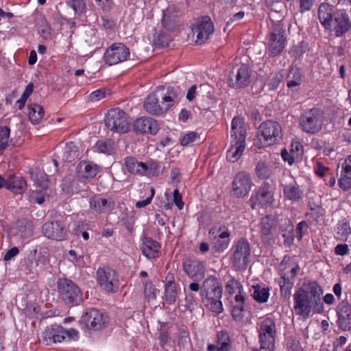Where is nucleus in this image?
Here are the masks:
<instances>
[{
    "label": "nucleus",
    "instance_id": "f257e3e1",
    "mask_svg": "<svg viewBox=\"0 0 351 351\" xmlns=\"http://www.w3.org/2000/svg\"><path fill=\"white\" fill-rule=\"evenodd\" d=\"M322 294L323 289L317 282L310 281L304 283L293 295V308L296 314L302 317H308L312 306H313L315 312L322 313L323 304L320 297Z\"/></svg>",
    "mask_w": 351,
    "mask_h": 351
},
{
    "label": "nucleus",
    "instance_id": "f03ea898",
    "mask_svg": "<svg viewBox=\"0 0 351 351\" xmlns=\"http://www.w3.org/2000/svg\"><path fill=\"white\" fill-rule=\"evenodd\" d=\"M260 227L261 237L265 243H274L280 234L285 243L289 245L293 242L294 226L288 218L267 215L261 219Z\"/></svg>",
    "mask_w": 351,
    "mask_h": 351
},
{
    "label": "nucleus",
    "instance_id": "7ed1b4c3",
    "mask_svg": "<svg viewBox=\"0 0 351 351\" xmlns=\"http://www.w3.org/2000/svg\"><path fill=\"white\" fill-rule=\"evenodd\" d=\"M179 102L177 90L174 88H168L165 94L152 93L143 102L144 110L149 114L159 117L167 112Z\"/></svg>",
    "mask_w": 351,
    "mask_h": 351
},
{
    "label": "nucleus",
    "instance_id": "20e7f679",
    "mask_svg": "<svg viewBox=\"0 0 351 351\" xmlns=\"http://www.w3.org/2000/svg\"><path fill=\"white\" fill-rule=\"evenodd\" d=\"M246 130L244 119L241 117H235L231 126V146L227 152V159L231 162H237L241 156L245 147Z\"/></svg>",
    "mask_w": 351,
    "mask_h": 351
},
{
    "label": "nucleus",
    "instance_id": "39448f33",
    "mask_svg": "<svg viewBox=\"0 0 351 351\" xmlns=\"http://www.w3.org/2000/svg\"><path fill=\"white\" fill-rule=\"evenodd\" d=\"M60 298L70 306L80 304L83 300V293L77 284L67 278H60L57 282Z\"/></svg>",
    "mask_w": 351,
    "mask_h": 351
},
{
    "label": "nucleus",
    "instance_id": "423d86ee",
    "mask_svg": "<svg viewBox=\"0 0 351 351\" xmlns=\"http://www.w3.org/2000/svg\"><path fill=\"white\" fill-rule=\"evenodd\" d=\"M257 137L261 145L267 147L278 143L282 137V129L276 121L269 120L265 121L258 127Z\"/></svg>",
    "mask_w": 351,
    "mask_h": 351
},
{
    "label": "nucleus",
    "instance_id": "0eeeda50",
    "mask_svg": "<svg viewBox=\"0 0 351 351\" xmlns=\"http://www.w3.org/2000/svg\"><path fill=\"white\" fill-rule=\"evenodd\" d=\"M105 125L110 130L119 133H126L130 128L126 113L119 108L108 110L105 116Z\"/></svg>",
    "mask_w": 351,
    "mask_h": 351
},
{
    "label": "nucleus",
    "instance_id": "6e6552de",
    "mask_svg": "<svg viewBox=\"0 0 351 351\" xmlns=\"http://www.w3.org/2000/svg\"><path fill=\"white\" fill-rule=\"evenodd\" d=\"M77 335L78 332L75 329L65 330L62 326L54 324L46 328L43 333V340L46 345H52L61 343L66 339L70 340Z\"/></svg>",
    "mask_w": 351,
    "mask_h": 351
},
{
    "label": "nucleus",
    "instance_id": "1a4fd4ad",
    "mask_svg": "<svg viewBox=\"0 0 351 351\" xmlns=\"http://www.w3.org/2000/svg\"><path fill=\"white\" fill-rule=\"evenodd\" d=\"M259 341L261 348L267 351H274L276 327L271 318H265L260 323Z\"/></svg>",
    "mask_w": 351,
    "mask_h": 351
},
{
    "label": "nucleus",
    "instance_id": "9d476101",
    "mask_svg": "<svg viewBox=\"0 0 351 351\" xmlns=\"http://www.w3.org/2000/svg\"><path fill=\"white\" fill-rule=\"evenodd\" d=\"M232 256V263L238 269H245L250 264L251 247L250 243L245 239H240L234 244Z\"/></svg>",
    "mask_w": 351,
    "mask_h": 351
},
{
    "label": "nucleus",
    "instance_id": "9b49d317",
    "mask_svg": "<svg viewBox=\"0 0 351 351\" xmlns=\"http://www.w3.org/2000/svg\"><path fill=\"white\" fill-rule=\"evenodd\" d=\"M323 119L322 111L317 108H313L302 115L300 124L304 132L314 134L321 130Z\"/></svg>",
    "mask_w": 351,
    "mask_h": 351
},
{
    "label": "nucleus",
    "instance_id": "f8f14e48",
    "mask_svg": "<svg viewBox=\"0 0 351 351\" xmlns=\"http://www.w3.org/2000/svg\"><path fill=\"white\" fill-rule=\"evenodd\" d=\"M97 280L101 288L107 293H116L119 281L116 271L109 267H99L97 271Z\"/></svg>",
    "mask_w": 351,
    "mask_h": 351
},
{
    "label": "nucleus",
    "instance_id": "ddd939ff",
    "mask_svg": "<svg viewBox=\"0 0 351 351\" xmlns=\"http://www.w3.org/2000/svg\"><path fill=\"white\" fill-rule=\"evenodd\" d=\"M274 189L269 182H264L250 197V204L253 209L256 206L268 208L273 206L275 199Z\"/></svg>",
    "mask_w": 351,
    "mask_h": 351
},
{
    "label": "nucleus",
    "instance_id": "4468645a",
    "mask_svg": "<svg viewBox=\"0 0 351 351\" xmlns=\"http://www.w3.org/2000/svg\"><path fill=\"white\" fill-rule=\"evenodd\" d=\"M130 55V49L125 45L114 43L106 49L103 59L108 65L112 66L128 60Z\"/></svg>",
    "mask_w": 351,
    "mask_h": 351
},
{
    "label": "nucleus",
    "instance_id": "2eb2a0df",
    "mask_svg": "<svg viewBox=\"0 0 351 351\" xmlns=\"http://www.w3.org/2000/svg\"><path fill=\"white\" fill-rule=\"evenodd\" d=\"M214 32V25L208 16L198 18L192 25V32L196 36L195 43L204 44Z\"/></svg>",
    "mask_w": 351,
    "mask_h": 351
},
{
    "label": "nucleus",
    "instance_id": "dca6fc26",
    "mask_svg": "<svg viewBox=\"0 0 351 351\" xmlns=\"http://www.w3.org/2000/svg\"><path fill=\"white\" fill-rule=\"evenodd\" d=\"M284 34L285 30L280 23L274 25L269 36L267 47L269 53L271 56H278L283 51L286 43Z\"/></svg>",
    "mask_w": 351,
    "mask_h": 351
},
{
    "label": "nucleus",
    "instance_id": "f3484780",
    "mask_svg": "<svg viewBox=\"0 0 351 351\" xmlns=\"http://www.w3.org/2000/svg\"><path fill=\"white\" fill-rule=\"evenodd\" d=\"M253 185L252 176L250 173L241 171L233 178L232 182V191L237 197H243L247 195Z\"/></svg>",
    "mask_w": 351,
    "mask_h": 351
},
{
    "label": "nucleus",
    "instance_id": "a211bd4d",
    "mask_svg": "<svg viewBox=\"0 0 351 351\" xmlns=\"http://www.w3.org/2000/svg\"><path fill=\"white\" fill-rule=\"evenodd\" d=\"M228 82L233 88L247 86L251 82V70L249 66L242 64L234 67L228 75Z\"/></svg>",
    "mask_w": 351,
    "mask_h": 351
},
{
    "label": "nucleus",
    "instance_id": "6ab92c4d",
    "mask_svg": "<svg viewBox=\"0 0 351 351\" xmlns=\"http://www.w3.org/2000/svg\"><path fill=\"white\" fill-rule=\"evenodd\" d=\"M101 167L94 162L82 160L76 167V179L84 184L90 182L101 171Z\"/></svg>",
    "mask_w": 351,
    "mask_h": 351
},
{
    "label": "nucleus",
    "instance_id": "aec40b11",
    "mask_svg": "<svg viewBox=\"0 0 351 351\" xmlns=\"http://www.w3.org/2000/svg\"><path fill=\"white\" fill-rule=\"evenodd\" d=\"M86 327L89 329L99 330L108 322L107 315L95 308H90L82 317Z\"/></svg>",
    "mask_w": 351,
    "mask_h": 351
},
{
    "label": "nucleus",
    "instance_id": "412c9836",
    "mask_svg": "<svg viewBox=\"0 0 351 351\" xmlns=\"http://www.w3.org/2000/svg\"><path fill=\"white\" fill-rule=\"evenodd\" d=\"M90 208L98 214H110L115 207V202L112 197L103 198L97 195L89 199Z\"/></svg>",
    "mask_w": 351,
    "mask_h": 351
},
{
    "label": "nucleus",
    "instance_id": "4be33fe9",
    "mask_svg": "<svg viewBox=\"0 0 351 351\" xmlns=\"http://www.w3.org/2000/svg\"><path fill=\"white\" fill-rule=\"evenodd\" d=\"M134 130L136 133L156 135L160 130V124L153 118L141 117L134 122Z\"/></svg>",
    "mask_w": 351,
    "mask_h": 351
},
{
    "label": "nucleus",
    "instance_id": "5701e85b",
    "mask_svg": "<svg viewBox=\"0 0 351 351\" xmlns=\"http://www.w3.org/2000/svg\"><path fill=\"white\" fill-rule=\"evenodd\" d=\"M351 27V21L346 12L337 14L331 23V26L328 29L334 32L337 37H340L348 32Z\"/></svg>",
    "mask_w": 351,
    "mask_h": 351
},
{
    "label": "nucleus",
    "instance_id": "b1692460",
    "mask_svg": "<svg viewBox=\"0 0 351 351\" xmlns=\"http://www.w3.org/2000/svg\"><path fill=\"white\" fill-rule=\"evenodd\" d=\"M299 267L296 264L285 265L282 271V281L280 282V289L285 295L289 294L293 285V280L299 271Z\"/></svg>",
    "mask_w": 351,
    "mask_h": 351
},
{
    "label": "nucleus",
    "instance_id": "393cba45",
    "mask_svg": "<svg viewBox=\"0 0 351 351\" xmlns=\"http://www.w3.org/2000/svg\"><path fill=\"white\" fill-rule=\"evenodd\" d=\"M183 269L186 274L194 280H200L205 274L204 266L200 261L189 258L183 262Z\"/></svg>",
    "mask_w": 351,
    "mask_h": 351
},
{
    "label": "nucleus",
    "instance_id": "a878e982",
    "mask_svg": "<svg viewBox=\"0 0 351 351\" xmlns=\"http://www.w3.org/2000/svg\"><path fill=\"white\" fill-rule=\"evenodd\" d=\"M278 169V166L273 161L263 159L260 160L256 165L254 173L257 178L265 180L270 179Z\"/></svg>",
    "mask_w": 351,
    "mask_h": 351
},
{
    "label": "nucleus",
    "instance_id": "bb28decb",
    "mask_svg": "<svg viewBox=\"0 0 351 351\" xmlns=\"http://www.w3.org/2000/svg\"><path fill=\"white\" fill-rule=\"evenodd\" d=\"M140 249L147 258L154 259L159 256L161 245L151 237H144L141 239Z\"/></svg>",
    "mask_w": 351,
    "mask_h": 351
},
{
    "label": "nucleus",
    "instance_id": "cd10ccee",
    "mask_svg": "<svg viewBox=\"0 0 351 351\" xmlns=\"http://www.w3.org/2000/svg\"><path fill=\"white\" fill-rule=\"evenodd\" d=\"M337 324L343 330L351 329V305L347 301H341L337 308Z\"/></svg>",
    "mask_w": 351,
    "mask_h": 351
},
{
    "label": "nucleus",
    "instance_id": "c85d7f7f",
    "mask_svg": "<svg viewBox=\"0 0 351 351\" xmlns=\"http://www.w3.org/2000/svg\"><path fill=\"white\" fill-rule=\"evenodd\" d=\"M42 230L45 237L51 239L61 241L65 237L64 226L61 221L46 222L43 224Z\"/></svg>",
    "mask_w": 351,
    "mask_h": 351
},
{
    "label": "nucleus",
    "instance_id": "c756f323",
    "mask_svg": "<svg viewBox=\"0 0 351 351\" xmlns=\"http://www.w3.org/2000/svg\"><path fill=\"white\" fill-rule=\"evenodd\" d=\"M338 184L343 191L351 188V156H348L342 163V169L338 180Z\"/></svg>",
    "mask_w": 351,
    "mask_h": 351
},
{
    "label": "nucleus",
    "instance_id": "7c9ffc66",
    "mask_svg": "<svg viewBox=\"0 0 351 351\" xmlns=\"http://www.w3.org/2000/svg\"><path fill=\"white\" fill-rule=\"evenodd\" d=\"M226 292L228 294V299L234 298L235 301L245 300V294L241 283L232 278L230 279L225 287Z\"/></svg>",
    "mask_w": 351,
    "mask_h": 351
},
{
    "label": "nucleus",
    "instance_id": "2f4dec72",
    "mask_svg": "<svg viewBox=\"0 0 351 351\" xmlns=\"http://www.w3.org/2000/svg\"><path fill=\"white\" fill-rule=\"evenodd\" d=\"M123 160L124 165L130 173L141 176H145V162L138 161L134 156H127Z\"/></svg>",
    "mask_w": 351,
    "mask_h": 351
},
{
    "label": "nucleus",
    "instance_id": "473e14b6",
    "mask_svg": "<svg viewBox=\"0 0 351 351\" xmlns=\"http://www.w3.org/2000/svg\"><path fill=\"white\" fill-rule=\"evenodd\" d=\"M333 9L328 3H322L318 10V18L322 25L326 28L331 26L332 21Z\"/></svg>",
    "mask_w": 351,
    "mask_h": 351
},
{
    "label": "nucleus",
    "instance_id": "72a5a7b5",
    "mask_svg": "<svg viewBox=\"0 0 351 351\" xmlns=\"http://www.w3.org/2000/svg\"><path fill=\"white\" fill-rule=\"evenodd\" d=\"M283 194L285 198L291 201H298L303 195V191L296 183H290L283 186Z\"/></svg>",
    "mask_w": 351,
    "mask_h": 351
},
{
    "label": "nucleus",
    "instance_id": "f704fd0d",
    "mask_svg": "<svg viewBox=\"0 0 351 351\" xmlns=\"http://www.w3.org/2000/svg\"><path fill=\"white\" fill-rule=\"evenodd\" d=\"M26 188L25 180L19 176H12L8 179L7 189L16 194L22 193Z\"/></svg>",
    "mask_w": 351,
    "mask_h": 351
},
{
    "label": "nucleus",
    "instance_id": "c9c22d12",
    "mask_svg": "<svg viewBox=\"0 0 351 351\" xmlns=\"http://www.w3.org/2000/svg\"><path fill=\"white\" fill-rule=\"evenodd\" d=\"M162 24L167 30H173L178 25L177 15L170 8L163 11Z\"/></svg>",
    "mask_w": 351,
    "mask_h": 351
},
{
    "label": "nucleus",
    "instance_id": "e433bc0d",
    "mask_svg": "<svg viewBox=\"0 0 351 351\" xmlns=\"http://www.w3.org/2000/svg\"><path fill=\"white\" fill-rule=\"evenodd\" d=\"M29 109V119L33 124H38L45 115V110L43 108L36 104H31L28 106Z\"/></svg>",
    "mask_w": 351,
    "mask_h": 351
},
{
    "label": "nucleus",
    "instance_id": "4c0bfd02",
    "mask_svg": "<svg viewBox=\"0 0 351 351\" xmlns=\"http://www.w3.org/2000/svg\"><path fill=\"white\" fill-rule=\"evenodd\" d=\"M206 296L219 294V281L214 276H208L204 282Z\"/></svg>",
    "mask_w": 351,
    "mask_h": 351
},
{
    "label": "nucleus",
    "instance_id": "58836bf2",
    "mask_svg": "<svg viewBox=\"0 0 351 351\" xmlns=\"http://www.w3.org/2000/svg\"><path fill=\"white\" fill-rule=\"evenodd\" d=\"M79 156V147L74 142H69L66 143L64 151L63 153V160L72 162L75 161Z\"/></svg>",
    "mask_w": 351,
    "mask_h": 351
},
{
    "label": "nucleus",
    "instance_id": "ea45409f",
    "mask_svg": "<svg viewBox=\"0 0 351 351\" xmlns=\"http://www.w3.org/2000/svg\"><path fill=\"white\" fill-rule=\"evenodd\" d=\"M287 77L288 87L290 88H295L302 83L303 73L300 69L297 67H292Z\"/></svg>",
    "mask_w": 351,
    "mask_h": 351
},
{
    "label": "nucleus",
    "instance_id": "a19ab883",
    "mask_svg": "<svg viewBox=\"0 0 351 351\" xmlns=\"http://www.w3.org/2000/svg\"><path fill=\"white\" fill-rule=\"evenodd\" d=\"M30 173L31 178L36 186L40 187V189H47L49 180L47 178V175L45 173L32 170Z\"/></svg>",
    "mask_w": 351,
    "mask_h": 351
},
{
    "label": "nucleus",
    "instance_id": "79ce46f5",
    "mask_svg": "<svg viewBox=\"0 0 351 351\" xmlns=\"http://www.w3.org/2000/svg\"><path fill=\"white\" fill-rule=\"evenodd\" d=\"M178 296L177 285H165V291L162 296L163 300L168 304H173L176 302Z\"/></svg>",
    "mask_w": 351,
    "mask_h": 351
},
{
    "label": "nucleus",
    "instance_id": "37998d69",
    "mask_svg": "<svg viewBox=\"0 0 351 351\" xmlns=\"http://www.w3.org/2000/svg\"><path fill=\"white\" fill-rule=\"evenodd\" d=\"M10 142V128L7 125H0V152L5 150Z\"/></svg>",
    "mask_w": 351,
    "mask_h": 351
},
{
    "label": "nucleus",
    "instance_id": "c03bdc74",
    "mask_svg": "<svg viewBox=\"0 0 351 351\" xmlns=\"http://www.w3.org/2000/svg\"><path fill=\"white\" fill-rule=\"evenodd\" d=\"M95 148L99 153L110 154L114 149V142L110 139L98 140L95 144Z\"/></svg>",
    "mask_w": 351,
    "mask_h": 351
},
{
    "label": "nucleus",
    "instance_id": "a18cd8bd",
    "mask_svg": "<svg viewBox=\"0 0 351 351\" xmlns=\"http://www.w3.org/2000/svg\"><path fill=\"white\" fill-rule=\"evenodd\" d=\"M269 296V288L261 287V286H257L254 287L253 297L257 302L261 303L266 302L268 300Z\"/></svg>",
    "mask_w": 351,
    "mask_h": 351
},
{
    "label": "nucleus",
    "instance_id": "49530a36",
    "mask_svg": "<svg viewBox=\"0 0 351 351\" xmlns=\"http://www.w3.org/2000/svg\"><path fill=\"white\" fill-rule=\"evenodd\" d=\"M208 239L215 250L213 254L219 252V228L214 227L208 231Z\"/></svg>",
    "mask_w": 351,
    "mask_h": 351
},
{
    "label": "nucleus",
    "instance_id": "de8ad7c7",
    "mask_svg": "<svg viewBox=\"0 0 351 351\" xmlns=\"http://www.w3.org/2000/svg\"><path fill=\"white\" fill-rule=\"evenodd\" d=\"M67 259L76 267H84L85 265L83 254H80L74 250H70L68 252Z\"/></svg>",
    "mask_w": 351,
    "mask_h": 351
},
{
    "label": "nucleus",
    "instance_id": "09e8293b",
    "mask_svg": "<svg viewBox=\"0 0 351 351\" xmlns=\"http://www.w3.org/2000/svg\"><path fill=\"white\" fill-rule=\"evenodd\" d=\"M110 89L103 87L92 92L88 95V99L90 101L95 102L105 98L107 95H110Z\"/></svg>",
    "mask_w": 351,
    "mask_h": 351
},
{
    "label": "nucleus",
    "instance_id": "8fccbe9b",
    "mask_svg": "<svg viewBox=\"0 0 351 351\" xmlns=\"http://www.w3.org/2000/svg\"><path fill=\"white\" fill-rule=\"evenodd\" d=\"M47 189H35L30 192V201L38 204H41L45 201V197L47 193Z\"/></svg>",
    "mask_w": 351,
    "mask_h": 351
},
{
    "label": "nucleus",
    "instance_id": "3c124183",
    "mask_svg": "<svg viewBox=\"0 0 351 351\" xmlns=\"http://www.w3.org/2000/svg\"><path fill=\"white\" fill-rule=\"evenodd\" d=\"M67 5L71 7L75 14H82L86 11V3L84 0H66Z\"/></svg>",
    "mask_w": 351,
    "mask_h": 351
},
{
    "label": "nucleus",
    "instance_id": "603ef678",
    "mask_svg": "<svg viewBox=\"0 0 351 351\" xmlns=\"http://www.w3.org/2000/svg\"><path fill=\"white\" fill-rule=\"evenodd\" d=\"M206 306L211 311L219 314V294L206 296Z\"/></svg>",
    "mask_w": 351,
    "mask_h": 351
},
{
    "label": "nucleus",
    "instance_id": "864d4df0",
    "mask_svg": "<svg viewBox=\"0 0 351 351\" xmlns=\"http://www.w3.org/2000/svg\"><path fill=\"white\" fill-rule=\"evenodd\" d=\"M33 90H34V85L32 83H29L26 86L21 98L16 101V104H18V108L19 110H22L24 108L27 99L32 94Z\"/></svg>",
    "mask_w": 351,
    "mask_h": 351
},
{
    "label": "nucleus",
    "instance_id": "5fc2aeb1",
    "mask_svg": "<svg viewBox=\"0 0 351 351\" xmlns=\"http://www.w3.org/2000/svg\"><path fill=\"white\" fill-rule=\"evenodd\" d=\"M188 346L191 347L189 332L186 330H181L178 336V346L180 349H185L188 348Z\"/></svg>",
    "mask_w": 351,
    "mask_h": 351
},
{
    "label": "nucleus",
    "instance_id": "6e6d98bb",
    "mask_svg": "<svg viewBox=\"0 0 351 351\" xmlns=\"http://www.w3.org/2000/svg\"><path fill=\"white\" fill-rule=\"evenodd\" d=\"M145 176H158L159 173L160 165L158 162L150 160L145 163Z\"/></svg>",
    "mask_w": 351,
    "mask_h": 351
},
{
    "label": "nucleus",
    "instance_id": "4d7b16f0",
    "mask_svg": "<svg viewBox=\"0 0 351 351\" xmlns=\"http://www.w3.org/2000/svg\"><path fill=\"white\" fill-rule=\"evenodd\" d=\"M199 139V135L195 132H190L182 136L180 139V142L182 146H188Z\"/></svg>",
    "mask_w": 351,
    "mask_h": 351
},
{
    "label": "nucleus",
    "instance_id": "13d9d810",
    "mask_svg": "<svg viewBox=\"0 0 351 351\" xmlns=\"http://www.w3.org/2000/svg\"><path fill=\"white\" fill-rule=\"evenodd\" d=\"M245 300L235 301L236 304L232 309V315L234 320L240 321L243 318V304Z\"/></svg>",
    "mask_w": 351,
    "mask_h": 351
},
{
    "label": "nucleus",
    "instance_id": "bf43d9fd",
    "mask_svg": "<svg viewBox=\"0 0 351 351\" xmlns=\"http://www.w3.org/2000/svg\"><path fill=\"white\" fill-rule=\"evenodd\" d=\"M338 234L341 235L342 239H347L351 234V228L348 221L343 219L338 224Z\"/></svg>",
    "mask_w": 351,
    "mask_h": 351
},
{
    "label": "nucleus",
    "instance_id": "052dcab7",
    "mask_svg": "<svg viewBox=\"0 0 351 351\" xmlns=\"http://www.w3.org/2000/svg\"><path fill=\"white\" fill-rule=\"evenodd\" d=\"M282 75L280 73H272L269 77L267 86L270 90H276L280 84Z\"/></svg>",
    "mask_w": 351,
    "mask_h": 351
},
{
    "label": "nucleus",
    "instance_id": "680f3d73",
    "mask_svg": "<svg viewBox=\"0 0 351 351\" xmlns=\"http://www.w3.org/2000/svg\"><path fill=\"white\" fill-rule=\"evenodd\" d=\"M232 348L230 336L227 332L221 331V351H229Z\"/></svg>",
    "mask_w": 351,
    "mask_h": 351
},
{
    "label": "nucleus",
    "instance_id": "e2e57ef3",
    "mask_svg": "<svg viewBox=\"0 0 351 351\" xmlns=\"http://www.w3.org/2000/svg\"><path fill=\"white\" fill-rule=\"evenodd\" d=\"M230 232L227 228H223V229L221 228V251L228 247L230 242Z\"/></svg>",
    "mask_w": 351,
    "mask_h": 351
},
{
    "label": "nucleus",
    "instance_id": "0e129e2a",
    "mask_svg": "<svg viewBox=\"0 0 351 351\" xmlns=\"http://www.w3.org/2000/svg\"><path fill=\"white\" fill-rule=\"evenodd\" d=\"M169 38L165 34H158L154 38V43L156 46L159 47H164L168 45Z\"/></svg>",
    "mask_w": 351,
    "mask_h": 351
},
{
    "label": "nucleus",
    "instance_id": "69168bd1",
    "mask_svg": "<svg viewBox=\"0 0 351 351\" xmlns=\"http://www.w3.org/2000/svg\"><path fill=\"white\" fill-rule=\"evenodd\" d=\"M150 195L145 199L142 201H138L135 204V206L137 208H141L147 206L149 204H151L152 200L155 195V189L153 187H151L149 189Z\"/></svg>",
    "mask_w": 351,
    "mask_h": 351
},
{
    "label": "nucleus",
    "instance_id": "338daca9",
    "mask_svg": "<svg viewBox=\"0 0 351 351\" xmlns=\"http://www.w3.org/2000/svg\"><path fill=\"white\" fill-rule=\"evenodd\" d=\"M308 215L311 218H313L315 221L318 222L322 219L324 215V210L319 207L317 209H312Z\"/></svg>",
    "mask_w": 351,
    "mask_h": 351
},
{
    "label": "nucleus",
    "instance_id": "774afa93",
    "mask_svg": "<svg viewBox=\"0 0 351 351\" xmlns=\"http://www.w3.org/2000/svg\"><path fill=\"white\" fill-rule=\"evenodd\" d=\"M308 228V223L304 221H302L298 224L295 232L297 234L296 236L299 240L302 238L304 234L307 231Z\"/></svg>",
    "mask_w": 351,
    "mask_h": 351
}]
</instances>
